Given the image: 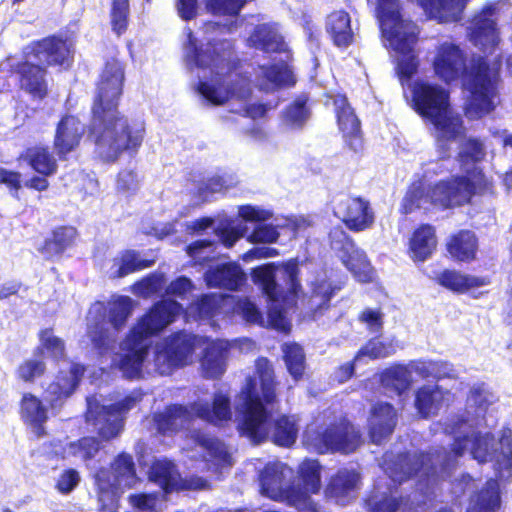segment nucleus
I'll return each mask as SVG.
<instances>
[{
  "instance_id": "c756f323",
  "label": "nucleus",
  "mask_w": 512,
  "mask_h": 512,
  "mask_svg": "<svg viewBox=\"0 0 512 512\" xmlns=\"http://www.w3.org/2000/svg\"><path fill=\"white\" fill-rule=\"evenodd\" d=\"M331 244L340 252L343 265L354 275L360 276L368 262L363 251L343 229L337 228L331 234Z\"/></svg>"
},
{
  "instance_id": "9d476101",
  "label": "nucleus",
  "mask_w": 512,
  "mask_h": 512,
  "mask_svg": "<svg viewBox=\"0 0 512 512\" xmlns=\"http://www.w3.org/2000/svg\"><path fill=\"white\" fill-rule=\"evenodd\" d=\"M303 444L318 454L354 452L361 444V433L346 418H341L322 427H308L303 435Z\"/></svg>"
},
{
  "instance_id": "7c9ffc66",
  "label": "nucleus",
  "mask_w": 512,
  "mask_h": 512,
  "mask_svg": "<svg viewBox=\"0 0 512 512\" xmlns=\"http://www.w3.org/2000/svg\"><path fill=\"white\" fill-rule=\"evenodd\" d=\"M430 278L434 283L455 294H463L473 288L490 284V279L487 276H473L448 268L434 272Z\"/></svg>"
},
{
  "instance_id": "20e7f679",
  "label": "nucleus",
  "mask_w": 512,
  "mask_h": 512,
  "mask_svg": "<svg viewBox=\"0 0 512 512\" xmlns=\"http://www.w3.org/2000/svg\"><path fill=\"white\" fill-rule=\"evenodd\" d=\"M491 186L490 179L478 168L466 174L451 175L427 186L421 181L413 182L402 199L400 212L408 215L420 209L422 202L442 211L463 207L472 203L476 193L488 192Z\"/></svg>"
},
{
  "instance_id": "4be33fe9",
  "label": "nucleus",
  "mask_w": 512,
  "mask_h": 512,
  "mask_svg": "<svg viewBox=\"0 0 512 512\" xmlns=\"http://www.w3.org/2000/svg\"><path fill=\"white\" fill-rule=\"evenodd\" d=\"M487 157V147L485 141L477 136L465 137L460 145L456 154V161L462 170L461 174H466L474 168L481 169L486 176L490 179L491 189L485 193H476L475 196L493 195L495 193V181L492 176L488 175L484 167L479 164L484 162Z\"/></svg>"
},
{
  "instance_id": "8fccbe9b",
  "label": "nucleus",
  "mask_w": 512,
  "mask_h": 512,
  "mask_svg": "<svg viewBox=\"0 0 512 512\" xmlns=\"http://www.w3.org/2000/svg\"><path fill=\"white\" fill-rule=\"evenodd\" d=\"M308 103L309 96L307 94L296 96L295 99L290 104H288L283 111L284 121L294 128L301 129L311 115Z\"/></svg>"
},
{
  "instance_id": "603ef678",
  "label": "nucleus",
  "mask_w": 512,
  "mask_h": 512,
  "mask_svg": "<svg viewBox=\"0 0 512 512\" xmlns=\"http://www.w3.org/2000/svg\"><path fill=\"white\" fill-rule=\"evenodd\" d=\"M500 493L495 483L487 482L475 495L472 512H496L500 507Z\"/></svg>"
},
{
  "instance_id": "37998d69",
  "label": "nucleus",
  "mask_w": 512,
  "mask_h": 512,
  "mask_svg": "<svg viewBox=\"0 0 512 512\" xmlns=\"http://www.w3.org/2000/svg\"><path fill=\"white\" fill-rule=\"evenodd\" d=\"M381 383L401 396L411 387V372L405 365L394 364L382 372Z\"/></svg>"
},
{
  "instance_id": "e433bc0d",
  "label": "nucleus",
  "mask_w": 512,
  "mask_h": 512,
  "mask_svg": "<svg viewBox=\"0 0 512 512\" xmlns=\"http://www.w3.org/2000/svg\"><path fill=\"white\" fill-rule=\"evenodd\" d=\"M325 29L338 48H347L354 42L351 17L343 9L334 10L327 15Z\"/></svg>"
},
{
  "instance_id": "4468645a",
  "label": "nucleus",
  "mask_w": 512,
  "mask_h": 512,
  "mask_svg": "<svg viewBox=\"0 0 512 512\" xmlns=\"http://www.w3.org/2000/svg\"><path fill=\"white\" fill-rule=\"evenodd\" d=\"M325 105L331 104L339 132L345 145L352 151L358 152L363 147V132L361 121L356 115L345 93L326 92Z\"/></svg>"
},
{
  "instance_id": "338daca9",
  "label": "nucleus",
  "mask_w": 512,
  "mask_h": 512,
  "mask_svg": "<svg viewBox=\"0 0 512 512\" xmlns=\"http://www.w3.org/2000/svg\"><path fill=\"white\" fill-rule=\"evenodd\" d=\"M138 178L133 170H121L117 175V191L126 195L134 194L138 189Z\"/></svg>"
},
{
  "instance_id": "f8f14e48",
  "label": "nucleus",
  "mask_w": 512,
  "mask_h": 512,
  "mask_svg": "<svg viewBox=\"0 0 512 512\" xmlns=\"http://www.w3.org/2000/svg\"><path fill=\"white\" fill-rule=\"evenodd\" d=\"M141 400V394L130 393L110 405L94 403L85 413L86 422L94 427L102 441H111L120 435L127 413Z\"/></svg>"
},
{
  "instance_id": "a211bd4d",
  "label": "nucleus",
  "mask_w": 512,
  "mask_h": 512,
  "mask_svg": "<svg viewBox=\"0 0 512 512\" xmlns=\"http://www.w3.org/2000/svg\"><path fill=\"white\" fill-rule=\"evenodd\" d=\"M449 92L438 84L416 81L412 87V106L419 116L428 120L450 107Z\"/></svg>"
},
{
  "instance_id": "0e129e2a",
  "label": "nucleus",
  "mask_w": 512,
  "mask_h": 512,
  "mask_svg": "<svg viewBox=\"0 0 512 512\" xmlns=\"http://www.w3.org/2000/svg\"><path fill=\"white\" fill-rule=\"evenodd\" d=\"M262 76L267 83L273 86H283L289 84L288 78L291 76L290 72L277 64L261 66Z\"/></svg>"
},
{
  "instance_id": "cd10ccee",
  "label": "nucleus",
  "mask_w": 512,
  "mask_h": 512,
  "mask_svg": "<svg viewBox=\"0 0 512 512\" xmlns=\"http://www.w3.org/2000/svg\"><path fill=\"white\" fill-rule=\"evenodd\" d=\"M85 366L81 363H72L69 370L60 371L56 379L49 384L47 392L52 407L61 405L77 389L85 373Z\"/></svg>"
},
{
  "instance_id": "f257e3e1",
  "label": "nucleus",
  "mask_w": 512,
  "mask_h": 512,
  "mask_svg": "<svg viewBox=\"0 0 512 512\" xmlns=\"http://www.w3.org/2000/svg\"><path fill=\"white\" fill-rule=\"evenodd\" d=\"M125 64L116 56L105 60L95 83L86 140L102 162L116 163L123 154L135 156L140 150L146 127L120 111L124 91Z\"/></svg>"
},
{
  "instance_id": "3c124183",
  "label": "nucleus",
  "mask_w": 512,
  "mask_h": 512,
  "mask_svg": "<svg viewBox=\"0 0 512 512\" xmlns=\"http://www.w3.org/2000/svg\"><path fill=\"white\" fill-rule=\"evenodd\" d=\"M298 475L305 490L311 494L319 493L321 489V465L318 460L304 459L298 467Z\"/></svg>"
},
{
  "instance_id": "bf43d9fd",
  "label": "nucleus",
  "mask_w": 512,
  "mask_h": 512,
  "mask_svg": "<svg viewBox=\"0 0 512 512\" xmlns=\"http://www.w3.org/2000/svg\"><path fill=\"white\" fill-rule=\"evenodd\" d=\"M395 352L396 349L392 343L371 338L359 349L356 358L366 356L371 360H376L389 357Z\"/></svg>"
},
{
  "instance_id": "4d7b16f0",
  "label": "nucleus",
  "mask_w": 512,
  "mask_h": 512,
  "mask_svg": "<svg viewBox=\"0 0 512 512\" xmlns=\"http://www.w3.org/2000/svg\"><path fill=\"white\" fill-rule=\"evenodd\" d=\"M132 300L128 296H119L110 304L108 310L109 322L115 330L122 328L132 313Z\"/></svg>"
},
{
  "instance_id": "a878e982",
  "label": "nucleus",
  "mask_w": 512,
  "mask_h": 512,
  "mask_svg": "<svg viewBox=\"0 0 512 512\" xmlns=\"http://www.w3.org/2000/svg\"><path fill=\"white\" fill-rule=\"evenodd\" d=\"M397 413L392 404L378 402L374 404L368 418V432L372 443L381 444L394 431Z\"/></svg>"
},
{
  "instance_id": "58836bf2",
  "label": "nucleus",
  "mask_w": 512,
  "mask_h": 512,
  "mask_svg": "<svg viewBox=\"0 0 512 512\" xmlns=\"http://www.w3.org/2000/svg\"><path fill=\"white\" fill-rule=\"evenodd\" d=\"M297 419L292 415L281 414L271 421L269 438L276 446L290 448L298 438Z\"/></svg>"
},
{
  "instance_id": "ea45409f",
  "label": "nucleus",
  "mask_w": 512,
  "mask_h": 512,
  "mask_svg": "<svg viewBox=\"0 0 512 512\" xmlns=\"http://www.w3.org/2000/svg\"><path fill=\"white\" fill-rule=\"evenodd\" d=\"M228 349L221 343L213 342L203 352L202 374L207 379H219L225 372Z\"/></svg>"
},
{
  "instance_id": "39448f33",
  "label": "nucleus",
  "mask_w": 512,
  "mask_h": 512,
  "mask_svg": "<svg viewBox=\"0 0 512 512\" xmlns=\"http://www.w3.org/2000/svg\"><path fill=\"white\" fill-rule=\"evenodd\" d=\"M251 277L272 306L295 303L302 292L300 268L296 259L262 264L252 269ZM268 321L277 331L288 333L291 329V324L280 307L269 309Z\"/></svg>"
},
{
  "instance_id": "680f3d73",
  "label": "nucleus",
  "mask_w": 512,
  "mask_h": 512,
  "mask_svg": "<svg viewBox=\"0 0 512 512\" xmlns=\"http://www.w3.org/2000/svg\"><path fill=\"white\" fill-rule=\"evenodd\" d=\"M198 444L204 448L210 457L220 465L230 464L231 456L224 447L223 443L217 438L201 437Z\"/></svg>"
},
{
  "instance_id": "c9c22d12",
  "label": "nucleus",
  "mask_w": 512,
  "mask_h": 512,
  "mask_svg": "<svg viewBox=\"0 0 512 512\" xmlns=\"http://www.w3.org/2000/svg\"><path fill=\"white\" fill-rule=\"evenodd\" d=\"M254 373L260 385L261 402L265 407L274 406L278 403L279 382L276 380L273 364L267 357L260 356L255 360Z\"/></svg>"
},
{
  "instance_id": "de8ad7c7",
  "label": "nucleus",
  "mask_w": 512,
  "mask_h": 512,
  "mask_svg": "<svg viewBox=\"0 0 512 512\" xmlns=\"http://www.w3.org/2000/svg\"><path fill=\"white\" fill-rule=\"evenodd\" d=\"M311 493L303 487L294 484L286 485L278 491L277 497L274 499L282 501L289 506L295 507L298 510H310L316 512L315 505L310 497Z\"/></svg>"
},
{
  "instance_id": "e2e57ef3",
  "label": "nucleus",
  "mask_w": 512,
  "mask_h": 512,
  "mask_svg": "<svg viewBox=\"0 0 512 512\" xmlns=\"http://www.w3.org/2000/svg\"><path fill=\"white\" fill-rule=\"evenodd\" d=\"M280 234L277 227L272 224H258L254 227L253 231L247 237L250 243H275L277 242Z\"/></svg>"
},
{
  "instance_id": "4c0bfd02",
  "label": "nucleus",
  "mask_w": 512,
  "mask_h": 512,
  "mask_svg": "<svg viewBox=\"0 0 512 512\" xmlns=\"http://www.w3.org/2000/svg\"><path fill=\"white\" fill-rule=\"evenodd\" d=\"M37 174L55 175L58 171L57 159L48 145L27 147L18 157Z\"/></svg>"
},
{
  "instance_id": "9b49d317",
  "label": "nucleus",
  "mask_w": 512,
  "mask_h": 512,
  "mask_svg": "<svg viewBox=\"0 0 512 512\" xmlns=\"http://www.w3.org/2000/svg\"><path fill=\"white\" fill-rule=\"evenodd\" d=\"M242 405L237 430L253 444H261L269 438L271 414L261 402L256 391V378L247 376L240 390Z\"/></svg>"
},
{
  "instance_id": "052dcab7",
  "label": "nucleus",
  "mask_w": 512,
  "mask_h": 512,
  "mask_svg": "<svg viewBox=\"0 0 512 512\" xmlns=\"http://www.w3.org/2000/svg\"><path fill=\"white\" fill-rule=\"evenodd\" d=\"M415 408L421 418H428L435 410V388L429 385L419 387L415 393Z\"/></svg>"
},
{
  "instance_id": "49530a36",
  "label": "nucleus",
  "mask_w": 512,
  "mask_h": 512,
  "mask_svg": "<svg viewBox=\"0 0 512 512\" xmlns=\"http://www.w3.org/2000/svg\"><path fill=\"white\" fill-rule=\"evenodd\" d=\"M117 269L114 278H123L129 274L149 268L154 264L153 259H140L139 253L133 249L123 250L115 260Z\"/></svg>"
},
{
  "instance_id": "473e14b6",
  "label": "nucleus",
  "mask_w": 512,
  "mask_h": 512,
  "mask_svg": "<svg viewBox=\"0 0 512 512\" xmlns=\"http://www.w3.org/2000/svg\"><path fill=\"white\" fill-rule=\"evenodd\" d=\"M78 230L72 225H59L54 227L44 239L38 252L46 260L61 257L68 249L72 248L78 237Z\"/></svg>"
},
{
  "instance_id": "f03ea898",
  "label": "nucleus",
  "mask_w": 512,
  "mask_h": 512,
  "mask_svg": "<svg viewBox=\"0 0 512 512\" xmlns=\"http://www.w3.org/2000/svg\"><path fill=\"white\" fill-rule=\"evenodd\" d=\"M502 56L498 55L492 64L485 55L468 53L460 44L444 41L434 53L432 69L435 77L446 85L458 81L468 91L463 113L470 121L481 120L497 107L501 83Z\"/></svg>"
},
{
  "instance_id": "5fc2aeb1",
  "label": "nucleus",
  "mask_w": 512,
  "mask_h": 512,
  "mask_svg": "<svg viewBox=\"0 0 512 512\" xmlns=\"http://www.w3.org/2000/svg\"><path fill=\"white\" fill-rule=\"evenodd\" d=\"M129 16V0H112L110 9V25L112 31L118 36H121L127 31Z\"/></svg>"
},
{
  "instance_id": "423d86ee",
  "label": "nucleus",
  "mask_w": 512,
  "mask_h": 512,
  "mask_svg": "<svg viewBox=\"0 0 512 512\" xmlns=\"http://www.w3.org/2000/svg\"><path fill=\"white\" fill-rule=\"evenodd\" d=\"M182 306L172 299L159 300L137 321L127 336V352L120 357L119 369L127 378L139 376L149 353L145 341L171 324Z\"/></svg>"
},
{
  "instance_id": "09e8293b",
  "label": "nucleus",
  "mask_w": 512,
  "mask_h": 512,
  "mask_svg": "<svg viewBox=\"0 0 512 512\" xmlns=\"http://www.w3.org/2000/svg\"><path fill=\"white\" fill-rule=\"evenodd\" d=\"M282 351L287 371L295 381L301 380L306 368V356L302 346L295 342L287 343Z\"/></svg>"
},
{
  "instance_id": "aec40b11",
  "label": "nucleus",
  "mask_w": 512,
  "mask_h": 512,
  "mask_svg": "<svg viewBox=\"0 0 512 512\" xmlns=\"http://www.w3.org/2000/svg\"><path fill=\"white\" fill-rule=\"evenodd\" d=\"M84 132V125L77 115L61 116L53 138V148L59 160H67L68 155L78 148Z\"/></svg>"
},
{
  "instance_id": "2f4dec72",
  "label": "nucleus",
  "mask_w": 512,
  "mask_h": 512,
  "mask_svg": "<svg viewBox=\"0 0 512 512\" xmlns=\"http://www.w3.org/2000/svg\"><path fill=\"white\" fill-rule=\"evenodd\" d=\"M479 241L469 229H460L446 239L445 249L451 260L458 263H471L477 258Z\"/></svg>"
},
{
  "instance_id": "b1692460",
  "label": "nucleus",
  "mask_w": 512,
  "mask_h": 512,
  "mask_svg": "<svg viewBox=\"0 0 512 512\" xmlns=\"http://www.w3.org/2000/svg\"><path fill=\"white\" fill-rule=\"evenodd\" d=\"M33 53L47 66H62L73 59L71 42L59 35H50L36 41Z\"/></svg>"
},
{
  "instance_id": "79ce46f5",
  "label": "nucleus",
  "mask_w": 512,
  "mask_h": 512,
  "mask_svg": "<svg viewBox=\"0 0 512 512\" xmlns=\"http://www.w3.org/2000/svg\"><path fill=\"white\" fill-rule=\"evenodd\" d=\"M190 412L181 404L167 405L163 411L154 414V424L157 431L162 435L175 433L178 430L180 420H187Z\"/></svg>"
},
{
  "instance_id": "393cba45",
  "label": "nucleus",
  "mask_w": 512,
  "mask_h": 512,
  "mask_svg": "<svg viewBox=\"0 0 512 512\" xmlns=\"http://www.w3.org/2000/svg\"><path fill=\"white\" fill-rule=\"evenodd\" d=\"M190 409L196 418L217 427L225 426L232 419L231 400L223 393H215L211 403L195 401Z\"/></svg>"
},
{
  "instance_id": "2eb2a0df",
  "label": "nucleus",
  "mask_w": 512,
  "mask_h": 512,
  "mask_svg": "<svg viewBox=\"0 0 512 512\" xmlns=\"http://www.w3.org/2000/svg\"><path fill=\"white\" fill-rule=\"evenodd\" d=\"M493 4L485 5L471 16L466 27V37L484 54H492L500 45L501 37Z\"/></svg>"
},
{
  "instance_id": "864d4df0",
  "label": "nucleus",
  "mask_w": 512,
  "mask_h": 512,
  "mask_svg": "<svg viewBox=\"0 0 512 512\" xmlns=\"http://www.w3.org/2000/svg\"><path fill=\"white\" fill-rule=\"evenodd\" d=\"M87 335L94 350L99 355H104L109 351L113 339L104 318L101 320L96 319L89 324L87 328Z\"/></svg>"
},
{
  "instance_id": "7ed1b4c3",
  "label": "nucleus",
  "mask_w": 512,
  "mask_h": 512,
  "mask_svg": "<svg viewBox=\"0 0 512 512\" xmlns=\"http://www.w3.org/2000/svg\"><path fill=\"white\" fill-rule=\"evenodd\" d=\"M187 63L199 69H225L215 82L199 80L196 92L210 105L222 106L234 97L245 98L250 95V79L241 71L242 61L235 53L233 41L229 39H210L200 44L191 30L187 33Z\"/></svg>"
},
{
  "instance_id": "0eeeda50",
  "label": "nucleus",
  "mask_w": 512,
  "mask_h": 512,
  "mask_svg": "<svg viewBox=\"0 0 512 512\" xmlns=\"http://www.w3.org/2000/svg\"><path fill=\"white\" fill-rule=\"evenodd\" d=\"M469 441L468 435L458 436L450 446L451 451L436 450L434 452H402L392 461L388 475L393 482L399 484L413 478L421 477L428 481L440 472H449L455 468L457 459L462 457Z\"/></svg>"
},
{
  "instance_id": "72a5a7b5",
  "label": "nucleus",
  "mask_w": 512,
  "mask_h": 512,
  "mask_svg": "<svg viewBox=\"0 0 512 512\" xmlns=\"http://www.w3.org/2000/svg\"><path fill=\"white\" fill-rule=\"evenodd\" d=\"M246 276L241 267L235 262H227L209 268L204 273V281L209 288H224L230 291L238 290Z\"/></svg>"
},
{
  "instance_id": "f704fd0d",
  "label": "nucleus",
  "mask_w": 512,
  "mask_h": 512,
  "mask_svg": "<svg viewBox=\"0 0 512 512\" xmlns=\"http://www.w3.org/2000/svg\"><path fill=\"white\" fill-rule=\"evenodd\" d=\"M19 414L23 423L30 427L37 438L46 436L45 423L48 420L47 408L32 393H24L19 403Z\"/></svg>"
},
{
  "instance_id": "c03bdc74",
  "label": "nucleus",
  "mask_w": 512,
  "mask_h": 512,
  "mask_svg": "<svg viewBox=\"0 0 512 512\" xmlns=\"http://www.w3.org/2000/svg\"><path fill=\"white\" fill-rule=\"evenodd\" d=\"M250 40L253 47L267 53H280L284 51V40L281 35L266 25L256 26Z\"/></svg>"
},
{
  "instance_id": "412c9836",
  "label": "nucleus",
  "mask_w": 512,
  "mask_h": 512,
  "mask_svg": "<svg viewBox=\"0 0 512 512\" xmlns=\"http://www.w3.org/2000/svg\"><path fill=\"white\" fill-rule=\"evenodd\" d=\"M12 71L17 76L19 89L30 95L32 99L43 100L47 97L49 93L47 70L43 65L24 60L17 62Z\"/></svg>"
},
{
  "instance_id": "13d9d810",
  "label": "nucleus",
  "mask_w": 512,
  "mask_h": 512,
  "mask_svg": "<svg viewBox=\"0 0 512 512\" xmlns=\"http://www.w3.org/2000/svg\"><path fill=\"white\" fill-rule=\"evenodd\" d=\"M247 2L248 0H206L205 7L214 16L236 17Z\"/></svg>"
},
{
  "instance_id": "5701e85b",
  "label": "nucleus",
  "mask_w": 512,
  "mask_h": 512,
  "mask_svg": "<svg viewBox=\"0 0 512 512\" xmlns=\"http://www.w3.org/2000/svg\"><path fill=\"white\" fill-rule=\"evenodd\" d=\"M360 481L361 476L356 470L340 468L327 480L324 497L336 504L346 505L355 498Z\"/></svg>"
},
{
  "instance_id": "dca6fc26",
  "label": "nucleus",
  "mask_w": 512,
  "mask_h": 512,
  "mask_svg": "<svg viewBox=\"0 0 512 512\" xmlns=\"http://www.w3.org/2000/svg\"><path fill=\"white\" fill-rule=\"evenodd\" d=\"M149 480L157 484L167 494L174 491L202 490L208 486L207 480L197 475L182 478L177 465L166 458L156 459L152 462Z\"/></svg>"
},
{
  "instance_id": "6ab92c4d",
  "label": "nucleus",
  "mask_w": 512,
  "mask_h": 512,
  "mask_svg": "<svg viewBox=\"0 0 512 512\" xmlns=\"http://www.w3.org/2000/svg\"><path fill=\"white\" fill-rule=\"evenodd\" d=\"M341 223L351 232L369 230L375 223V212L368 199L350 195L338 203L336 214Z\"/></svg>"
},
{
  "instance_id": "6e6d98bb",
  "label": "nucleus",
  "mask_w": 512,
  "mask_h": 512,
  "mask_svg": "<svg viewBox=\"0 0 512 512\" xmlns=\"http://www.w3.org/2000/svg\"><path fill=\"white\" fill-rule=\"evenodd\" d=\"M46 371L47 366L44 359L37 356V358H28L22 361L16 369V375L24 383H33L37 378L43 377Z\"/></svg>"
},
{
  "instance_id": "ddd939ff",
  "label": "nucleus",
  "mask_w": 512,
  "mask_h": 512,
  "mask_svg": "<svg viewBox=\"0 0 512 512\" xmlns=\"http://www.w3.org/2000/svg\"><path fill=\"white\" fill-rule=\"evenodd\" d=\"M198 338L185 330H178L164 337L157 346L154 364L161 375H171L193 361Z\"/></svg>"
},
{
  "instance_id": "6e6552de",
  "label": "nucleus",
  "mask_w": 512,
  "mask_h": 512,
  "mask_svg": "<svg viewBox=\"0 0 512 512\" xmlns=\"http://www.w3.org/2000/svg\"><path fill=\"white\" fill-rule=\"evenodd\" d=\"M94 479L99 512H118L121 491L132 489L140 482L134 458L125 451L119 452L107 469L100 468Z\"/></svg>"
},
{
  "instance_id": "a18cd8bd",
  "label": "nucleus",
  "mask_w": 512,
  "mask_h": 512,
  "mask_svg": "<svg viewBox=\"0 0 512 512\" xmlns=\"http://www.w3.org/2000/svg\"><path fill=\"white\" fill-rule=\"evenodd\" d=\"M52 327L41 329L38 332L40 344L34 349L35 356H43L44 352L54 361H60L65 355V342L54 335Z\"/></svg>"
},
{
  "instance_id": "69168bd1",
  "label": "nucleus",
  "mask_w": 512,
  "mask_h": 512,
  "mask_svg": "<svg viewBox=\"0 0 512 512\" xmlns=\"http://www.w3.org/2000/svg\"><path fill=\"white\" fill-rule=\"evenodd\" d=\"M80 482L79 472L74 468L65 469L58 477L55 488L61 494H69Z\"/></svg>"
},
{
  "instance_id": "1a4fd4ad",
  "label": "nucleus",
  "mask_w": 512,
  "mask_h": 512,
  "mask_svg": "<svg viewBox=\"0 0 512 512\" xmlns=\"http://www.w3.org/2000/svg\"><path fill=\"white\" fill-rule=\"evenodd\" d=\"M380 7L385 11L380 27L393 43L394 49L401 54L396 66L397 75L402 82L408 81L417 73L419 66L417 56L413 53L417 35L406 30L409 24L398 13L395 0H381Z\"/></svg>"
},
{
  "instance_id": "f3484780",
  "label": "nucleus",
  "mask_w": 512,
  "mask_h": 512,
  "mask_svg": "<svg viewBox=\"0 0 512 512\" xmlns=\"http://www.w3.org/2000/svg\"><path fill=\"white\" fill-rule=\"evenodd\" d=\"M433 125L436 152L439 159L448 160L451 157V144L466 135V127L462 116L451 109L436 114L428 119Z\"/></svg>"
},
{
  "instance_id": "c85d7f7f",
  "label": "nucleus",
  "mask_w": 512,
  "mask_h": 512,
  "mask_svg": "<svg viewBox=\"0 0 512 512\" xmlns=\"http://www.w3.org/2000/svg\"><path fill=\"white\" fill-rule=\"evenodd\" d=\"M331 244L340 252L343 265L354 275L360 276L368 262L363 251L343 229L337 228L331 234Z\"/></svg>"
},
{
  "instance_id": "774afa93",
  "label": "nucleus",
  "mask_w": 512,
  "mask_h": 512,
  "mask_svg": "<svg viewBox=\"0 0 512 512\" xmlns=\"http://www.w3.org/2000/svg\"><path fill=\"white\" fill-rule=\"evenodd\" d=\"M339 289V286H332L331 284H328L325 280H321L314 283L311 290V294L313 297H318L321 299L319 305L321 309H328L332 297Z\"/></svg>"
},
{
  "instance_id": "a19ab883",
  "label": "nucleus",
  "mask_w": 512,
  "mask_h": 512,
  "mask_svg": "<svg viewBox=\"0 0 512 512\" xmlns=\"http://www.w3.org/2000/svg\"><path fill=\"white\" fill-rule=\"evenodd\" d=\"M223 297L220 294L209 292L197 296L188 304V311L195 320H213L221 311Z\"/></svg>"
},
{
  "instance_id": "bb28decb",
  "label": "nucleus",
  "mask_w": 512,
  "mask_h": 512,
  "mask_svg": "<svg viewBox=\"0 0 512 512\" xmlns=\"http://www.w3.org/2000/svg\"><path fill=\"white\" fill-rule=\"evenodd\" d=\"M438 238L436 228L432 224H419L409 237L407 253L415 263H422L436 252Z\"/></svg>"
}]
</instances>
